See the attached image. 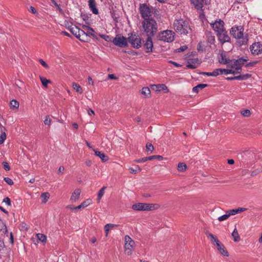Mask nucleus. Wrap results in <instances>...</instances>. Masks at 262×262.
Instances as JSON below:
<instances>
[{
	"label": "nucleus",
	"instance_id": "f257e3e1",
	"mask_svg": "<svg viewBox=\"0 0 262 262\" xmlns=\"http://www.w3.org/2000/svg\"><path fill=\"white\" fill-rule=\"evenodd\" d=\"M231 35L238 40L237 42L239 46L247 43L248 38L247 35L244 34V28L241 26H234L230 30Z\"/></svg>",
	"mask_w": 262,
	"mask_h": 262
},
{
	"label": "nucleus",
	"instance_id": "f03ea898",
	"mask_svg": "<svg viewBox=\"0 0 262 262\" xmlns=\"http://www.w3.org/2000/svg\"><path fill=\"white\" fill-rule=\"evenodd\" d=\"M143 31L147 36H154L157 31L158 25L156 21L153 18L144 19L142 22Z\"/></svg>",
	"mask_w": 262,
	"mask_h": 262
},
{
	"label": "nucleus",
	"instance_id": "7ed1b4c3",
	"mask_svg": "<svg viewBox=\"0 0 262 262\" xmlns=\"http://www.w3.org/2000/svg\"><path fill=\"white\" fill-rule=\"evenodd\" d=\"M173 26L174 30L181 35H186L190 30L188 21L182 18L175 20Z\"/></svg>",
	"mask_w": 262,
	"mask_h": 262
},
{
	"label": "nucleus",
	"instance_id": "20e7f679",
	"mask_svg": "<svg viewBox=\"0 0 262 262\" xmlns=\"http://www.w3.org/2000/svg\"><path fill=\"white\" fill-rule=\"evenodd\" d=\"M139 12L141 16L144 19L150 18L152 15H157L158 10L146 4H141L139 5Z\"/></svg>",
	"mask_w": 262,
	"mask_h": 262
},
{
	"label": "nucleus",
	"instance_id": "39448f33",
	"mask_svg": "<svg viewBox=\"0 0 262 262\" xmlns=\"http://www.w3.org/2000/svg\"><path fill=\"white\" fill-rule=\"evenodd\" d=\"M160 205L158 204L138 203L133 204L132 208L136 211H151L158 209Z\"/></svg>",
	"mask_w": 262,
	"mask_h": 262
},
{
	"label": "nucleus",
	"instance_id": "423d86ee",
	"mask_svg": "<svg viewBox=\"0 0 262 262\" xmlns=\"http://www.w3.org/2000/svg\"><path fill=\"white\" fill-rule=\"evenodd\" d=\"M175 33L170 30H166L158 33L157 38L164 42H171L174 40Z\"/></svg>",
	"mask_w": 262,
	"mask_h": 262
},
{
	"label": "nucleus",
	"instance_id": "0eeeda50",
	"mask_svg": "<svg viewBox=\"0 0 262 262\" xmlns=\"http://www.w3.org/2000/svg\"><path fill=\"white\" fill-rule=\"evenodd\" d=\"M209 236L211 238L213 243H215L218 251L224 256L228 257L229 253L224 245L222 244L219 240L212 233L209 234Z\"/></svg>",
	"mask_w": 262,
	"mask_h": 262
},
{
	"label": "nucleus",
	"instance_id": "6e6552de",
	"mask_svg": "<svg viewBox=\"0 0 262 262\" xmlns=\"http://www.w3.org/2000/svg\"><path fill=\"white\" fill-rule=\"evenodd\" d=\"M248 60V57L239 58L237 59L231 60L229 64L227 67L234 69L236 71L241 70L242 66Z\"/></svg>",
	"mask_w": 262,
	"mask_h": 262
},
{
	"label": "nucleus",
	"instance_id": "1a4fd4ad",
	"mask_svg": "<svg viewBox=\"0 0 262 262\" xmlns=\"http://www.w3.org/2000/svg\"><path fill=\"white\" fill-rule=\"evenodd\" d=\"M127 40L132 47L134 48L139 49L141 47V39L138 35L135 33L128 34Z\"/></svg>",
	"mask_w": 262,
	"mask_h": 262
},
{
	"label": "nucleus",
	"instance_id": "9d476101",
	"mask_svg": "<svg viewBox=\"0 0 262 262\" xmlns=\"http://www.w3.org/2000/svg\"><path fill=\"white\" fill-rule=\"evenodd\" d=\"M113 44L120 48H125L128 46L127 38L122 35L117 34L112 40Z\"/></svg>",
	"mask_w": 262,
	"mask_h": 262
},
{
	"label": "nucleus",
	"instance_id": "9b49d317",
	"mask_svg": "<svg viewBox=\"0 0 262 262\" xmlns=\"http://www.w3.org/2000/svg\"><path fill=\"white\" fill-rule=\"evenodd\" d=\"M124 241H125L124 248H125V253L128 255H130L132 254V252L134 250L135 242L131 238V237L128 235L125 236Z\"/></svg>",
	"mask_w": 262,
	"mask_h": 262
},
{
	"label": "nucleus",
	"instance_id": "f8f14e48",
	"mask_svg": "<svg viewBox=\"0 0 262 262\" xmlns=\"http://www.w3.org/2000/svg\"><path fill=\"white\" fill-rule=\"evenodd\" d=\"M219 41L222 45L224 44L226 42H229L230 40V37L228 34L227 32L225 29L223 30L216 34Z\"/></svg>",
	"mask_w": 262,
	"mask_h": 262
},
{
	"label": "nucleus",
	"instance_id": "ddd939ff",
	"mask_svg": "<svg viewBox=\"0 0 262 262\" xmlns=\"http://www.w3.org/2000/svg\"><path fill=\"white\" fill-rule=\"evenodd\" d=\"M250 49L253 55H257L262 53V42H257L253 43Z\"/></svg>",
	"mask_w": 262,
	"mask_h": 262
},
{
	"label": "nucleus",
	"instance_id": "4468645a",
	"mask_svg": "<svg viewBox=\"0 0 262 262\" xmlns=\"http://www.w3.org/2000/svg\"><path fill=\"white\" fill-rule=\"evenodd\" d=\"M210 25L216 34L225 29L224 22L220 19L211 23Z\"/></svg>",
	"mask_w": 262,
	"mask_h": 262
},
{
	"label": "nucleus",
	"instance_id": "2eb2a0df",
	"mask_svg": "<svg viewBox=\"0 0 262 262\" xmlns=\"http://www.w3.org/2000/svg\"><path fill=\"white\" fill-rule=\"evenodd\" d=\"M151 89L152 90L156 92L164 91V93L169 92V90L167 86L164 84H153L151 85Z\"/></svg>",
	"mask_w": 262,
	"mask_h": 262
},
{
	"label": "nucleus",
	"instance_id": "dca6fc26",
	"mask_svg": "<svg viewBox=\"0 0 262 262\" xmlns=\"http://www.w3.org/2000/svg\"><path fill=\"white\" fill-rule=\"evenodd\" d=\"M151 37V36H148L145 43L144 44V48L147 53L152 51L153 43Z\"/></svg>",
	"mask_w": 262,
	"mask_h": 262
},
{
	"label": "nucleus",
	"instance_id": "f3484780",
	"mask_svg": "<svg viewBox=\"0 0 262 262\" xmlns=\"http://www.w3.org/2000/svg\"><path fill=\"white\" fill-rule=\"evenodd\" d=\"M81 190L79 188L76 189L72 193V195L70 198V201L72 203L76 202L80 198V195L81 194Z\"/></svg>",
	"mask_w": 262,
	"mask_h": 262
},
{
	"label": "nucleus",
	"instance_id": "a211bd4d",
	"mask_svg": "<svg viewBox=\"0 0 262 262\" xmlns=\"http://www.w3.org/2000/svg\"><path fill=\"white\" fill-rule=\"evenodd\" d=\"M77 38L82 41H88L90 37L87 36V33L84 30L79 29Z\"/></svg>",
	"mask_w": 262,
	"mask_h": 262
},
{
	"label": "nucleus",
	"instance_id": "6ab92c4d",
	"mask_svg": "<svg viewBox=\"0 0 262 262\" xmlns=\"http://www.w3.org/2000/svg\"><path fill=\"white\" fill-rule=\"evenodd\" d=\"M231 60L227 58L226 52L223 51L221 54L220 57L219 58V61L220 63L224 64H229Z\"/></svg>",
	"mask_w": 262,
	"mask_h": 262
},
{
	"label": "nucleus",
	"instance_id": "aec40b11",
	"mask_svg": "<svg viewBox=\"0 0 262 262\" xmlns=\"http://www.w3.org/2000/svg\"><path fill=\"white\" fill-rule=\"evenodd\" d=\"M88 3L89 8L93 13L94 14H98L99 11L96 7L95 0H89Z\"/></svg>",
	"mask_w": 262,
	"mask_h": 262
},
{
	"label": "nucleus",
	"instance_id": "412c9836",
	"mask_svg": "<svg viewBox=\"0 0 262 262\" xmlns=\"http://www.w3.org/2000/svg\"><path fill=\"white\" fill-rule=\"evenodd\" d=\"M82 28L86 31V33H87V36L89 37L90 36H92L94 38H95L97 39H98L96 35L94 34L95 31L92 28L86 25H83Z\"/></svg>",
	"mask_w": 262,
	"mask_h": 262
},
{
	"label": "nucleus",
	"instance_id": "4be33fe9",
	"mask_svg": "<svg viewBox=\"0 0 262 262\" xmlns=\"http://www.w3.org/2000/svg\"><path fill=\"white\" fill-rule=\"evenodd\" d=\"M5 130V127L0 123V145L4 143L6 138Z\"/></svg>",
	"mask_w": 262,
	"mask_h": 262
},
{
	"label": "nucleus",
	"instance_id": "5701e85b",
	"mask_svg": "<svg viewBox=\"0 0 262 262\" xmlns=\"http://www.w3.org/2000/svg\"><path fill=\"white\" fill-rule=\"evenodd\" d=\"M92 203V201L91 199H87L85 201H83L82 203H81L80 205H78L77 207H75V210L81 209H84V208L88 207L89 205L91 204Z\"/></svg>",
	"mask_w": 262,
	"mask_h": 262
},
{
	"label": "nucleus",
	"instance_id": "b1692460",
	"mask_svg": "<svg viewBox=\"0 0 262 262\" xmlns=\"http://www.w3.org/2000/svg\"><path fill=\"white\" fill-rule=\"evenodd\" d=\"M93 150L95 152V155L96 156L99 157L102 162H106L108 161V157L106 155H105L104 153L100 151H98L96 149H93Z\"/></svg>",
	"mask_w": 262,
	"mask_h": 262
},
{
	"label": "nucleus",
	"instance_id": "393cba45",
	"mask_svg": "<svg viewBox=\"0 0 262 262\" xmlns=\"http://www.w3.org/2000/svg\"><path fill=\"white\" fill-rule=\"evenodd\" d=\"M198 59H194L192 60H189L188 61L186 67L188 68L194 69L197 67L198 66Z\"/></svg>",
	"mask_w": 262,
	"mask_h": 262
},
{
	"label": "nucleus",
	"instance_id": "a878e982",
	"mask_svg": "<svg viewBox=\"0 0 262 262\" xmlns=\"http://www.w3.org/2000/svg\"><path fill=\"white\" fill-rule=\"evenodd\" d=\"M206 35L208 42L211 44H213L215 41V37L213 35L212 33L210 31H207L206 32Z\"/></svg>",
	"mask_w": 262,
	"mask_h": 262
},
{
	"label": "nucleus",
	"instance_id": "bb28decb",
	"mask_svg": "<svg viewBox=\"0 0 262 262\" xmlns=\"http://www.w3.org/2000/svg\"><path fill=\"white\" fill-rule=\"evenodd\" d=\"M141 93L144 98H149L150 96V90L148 87H144L141 90Z\"/></svg>",
	"mask_w": 262,
	"mask_h": 262
},
{
	"label": "nucleus",
	"instance_id": "cd10ccee",
	"mask_svg": "<svg viewBox=\"0 0 262 262\" xmlns=\"http://www.w3.org/2000/svg\"><path fill=\"white\" fill-rule=\"evenodd\" d=\"M207 86V84L201 83L198 84L196 86H194L192 89V92L195 93H198L200 90H202L203 89Z\"/></svg>",
	"mask_w": 262,
	"mask_h": 262
},
{
	"label": "nucleus",
	"instance_id": "c85d7f7f",
	"mask_svg": "<svg viewBox=\"0 0 262 262\" xmlns=\"http://www.w3.org/2000/svg\"><path fill=\"white\" fill-rule=\"evenodd\" d=\"M190 1L196 9L200 10L202 9L203 5L201 0H190Z\"/></svg>",
	"mask_w": 262,
	"mask_h": 262
},
{
	"label": "nucleus",
	"instance_id": "c756f323",
	"mask_svg": "<svg viewBox=\"0 0 262 262\" xmlns=\"http://www.w3.org/2000/svg\"><path fill=\"white\" fill-rule=\"evenodd\" d=\"M118 225L113 224H107L104 226V231L105 235L107 236L109 231L113 228L117 227Z\"/></svg>",
	"mask_w": 262,
	"mask_h": 262
},
{
	"label": "nucleus",
	"instance_id": "7c9ffc66",
	"mask_svg": "<svg viewBox=\"0 0 262 262\" xmlns=\"http://www.w3.org/2000/svg\"><path fill=\"white\" fill-rule=\"evenodd\" d=\"M72 87L76 92L79 94H82L83 93L82 88L79 84L75 82H73L72 83Z\"/></svg>",
	"mask_w": 262,
	"mask_h": 262
},
{
	"label": "nucleus",
	"instance_id": "2f4dec72",
	"mask_svg": "<svg viewBox=\"0 0 262 262\" xmlns=\"http://www.w3.org/2000/svg\"><path fill=\"white\" fill-rule=\"evenodd\" d=\"M19 106V103L16 100L13 99L10 102V108L12 110L17 109L18 108Z\"/></svg>",
	"mask_w": 262,
	"mask_h": 262
},
{
	"label": "nucleus",
	"instance_id": "473e14b6",
	"mask_svg": "<svg viewBox=\"0 0 262 262\" xmlns=\"http://www.w3.org/2000/svg\"><path fill=\"white\" fill-rule=\"evenodd\" d=\"M232 236L233 237L234 241L235 242H237L240 240V237L239 236L238 231L236 228H235L233 231L232 233Z\"/></svg>",
	"mask_w": 262,
	"mask_h": 262
},
{
	"label": "nucleus",
	"instance_id": "72a5a7b5",
	"mask_svg": "<svg viewBox=\"0 0 262 262\" xmlns=\"http://www.w3.org/2000/svg\"><path fill=\"white\" fill-rule=\"evenodd\" d=\"M40 80L42 83V84L45 88L48 86V84L49 83H51V81L50 80H48L46 78L42 76H40Z\"/></svg>",
	"mask_w": 262,
	"mask_h": 262
},
{
	"label": "nucleus",
	"instance_id": "f704fd0d",
	"mask_svg": "<svg viewBox=\"0 0 262 262\" xmlns=\"http://www.w3.org/2000/svg\"><path fill=\"white\" fill-rule=\"evenodd\" d=\"M235 71L233 69H221V73L220 74H225L228 75L229 74H234Z\"/></svg>",
	"mask_w": 262,
	"mask_h": 262
},
{
	"label": "nucleus",
	"instance_id": "c9c22d12",
	"mask_svg": "<svg viewBox=\"0 0 262 262\" xmlns=\"http://www.w3.org/2000/svg\"><path fill=\"white\" fill-rule=\"evenodd\" d=\"M50 194L49 192H44L41 194V198L42 199V202L46 203L50 198Z\"/></svg>",
	"mask_w": 262,
	"mask_h": 262
},
{
	"label": "nucleus",
	"instance_id": "e433bc0d",
	"mask_svg": "<svg viewBox=\"0 0 262 262\" xmlns=\"http://www.w3.org/2000/svg\"><path fill=\"white\" fill-rule=\"evenodd\" d=\"M106 187L104 186L102 188H101V189L99 191V192L98 193V195H97L98 202H100L102 196L104 195V190L106 189Z\"/></svg>",
	"mask_w": 262,
	"mask_h": 262
},
{
	"label": "nucleus",
	"instance_id": "4c0bfd02",
	"mask_svg": "<svg viewBox=\"0 0 262 262\" xmlns=\"http://www.w3.org/2000/svg\"><path fill=\"white\" fill-rule=\"evenodd\" d=\"M187 169V165L184 163H180L178 165V170L183 172Z\"/></svg>",
	"mask_w": 262,
	"mask_h": 262
},
{
	"label": "nucleus",
	"instance_id": "58836bf2",
	"mask_svg": "<svg viewBox=\"0 0 262 262\" xmlns=\"http://www.w3.org/2000/svg\"><path fill=\"white\" fill-rule=\"evenodd\" d=\"M79 29L77 27H69L68 29L70 32L77 38V34L78 32Z\"/></svg>",
	"mask_w": 262,
	"mask_h": 262
},
{
	"label": "nucleus",
	"instance_id": "ea45409f",
	"mask_svg": "<svg viewBox=\"0 0 262 262\" xmlns=\"http://www.w3.org/2000/svg\"><path fill=\"white\" fill-rule=\"evenodd\" d=\"M251 76V75L250 74H246L244 75H241L236 76L237 80H246L250 78Z\"/></svg>",
	"mask_w": 262,
	"mask_h": 262
},
{
	"label": "nucleus",
	"instance_id": "a19ab883",
	"mask_svg": "<svg viewBox=\"0 0 262 262\" xmlns=\"http://www.w3.org/2000/svg\"><path fill=\"white\" fill-rule=\"evenodd\" d=\"M129 172L132 174H136L138 172H140L141 171V168L138 166L136 165V168L134 169L133 167L129 168Z\"/></svg>",
	"mask_w": 262,
	"mask_h": 262
},
{
	"label": "nucleus",
	"instance_id": "79ce46f5",
	"mask_svg": "<svg viewBox=\"0 0 262 262\" xmlns=\"http://www.w3.org/2000/svg\"><path fill=\"white\" fill-rule=\"evenodd\" d=\"M36 237L37 239L41 242H46L47 239V237L45 234L41 233H37L36 234Z\"/></svg>",
	"mask_w": 262,
	"mask_h": 262
},
{
	"label": "nucleus",
	"instance_id": "37998d69",
	"mask_svg": "<svg viewBox=\"0 0 262 262\" xmlns=\"http://www.w3.org/2000/svg\"><path fill=\"white\" fill-rule=\"evenodd\" d=\"M99 36L107 42H112L113 39L109 35L99 34Z\"/></svg>",
	"mask_w": 262,
	"mask_h": 262
},
{
	"label": "nucleus",
	"instance_id": "c03bdc74",
	"mask_svg": "<svg viewBox=\"0 0 262 262\" xmlns=\"http://www.w3.org/2000/svg\"><path fill=\"white\" fill-rule=\"evenodd\" d=\"M147 159L148 160H151L153 159H157L159 161H161L163 159V157L160 155H155V156H151L147 157Z\"/></svg>",
	"mask_w": 262,
	"mask_h": 262
},
{
	"label": "nucleus",
	"instance_id": "a18cd8bd",
	"mask_svg": "<svg viewBox=\"0 0 262 262\" xmlns=\"http://www.w3.org/2000/svg\"><path fill=\"white\" fill-rule=\"evenodd\" d=\"M229 217L230 216H229L228 213L226 211V213L225 214H224V215L218 217V220L220 222H222V221L227 220Z\"/></svg>",
	"mask_w": 262,
	"mask_h": 262
},
{
	"label": "nucleus",
	"instance_id": "49530a36",
	"mask_svg": "<svg viewBox=\"0 0 262 262\" xmlns=\"http://www.w3.org/2000/svg\"><path fill=\"white\" fill-rule=\"evenodd\" d=\"M241 113L244 117H248L251 115L250 111L249 110H243L241 111Z\"/></svg>",
	"mask_w": 262,
	"mask_h": 262
},
{
	"label": "nucleus",
	"instance_id": "de8ad7c7",
	"mask_svg": "<svg viewBox=\"0 0 262 262\" xmlns=\"http://www.w3.org/2000/svg\"><path fill=\"white\" fill-rule=\"evenodd\" d=\"M227 213H228L229 216L231 215H234L238 213V211L237 209L229 210L227 211Z\"/></svg>",
	"mask_w": 262,
	"mask_h": 262
},
{
	"label": "nucleus",
	"instance_id": "09e8293b",
	"mask_svg": "<svg viewBox=\"0 0 262 262\" xmlns=\"http://www.w3.org/2000/svg\"><path fill=\"white\" fill-rule=\"evenodd\" d=\"M257 63H258L257 61H254L252 62H250L246 63L245 64V67L246 68L253 67H254Z\"/></svg>",
	"mask_w": 262,
	"mask_h": 262
},
{
	"label": "nucleus",
	"instance_id": "8fccbe9b",
	"mask_svg": "<svg viewBox=\"0 0 262 262\" xmlns=\"http://www.w3.org/2000/svg\"><path fill=\"white\" fill-rule=\"evenodd\" d=\"M51 123V120L49 116H46L45 119L44 120L45 124L47 125H50Z\"/></svg>",
	"mask_w": 262,
	"mask_h": 262
},
{
	"label": "nucleus",
	"instance_id": "3c124183",
	"mask_svg": "<svg viewBox=\"0 0 262 262\" xmlns=\"http://www.w3.org/2000/svg\"><path fill=\"white\" fill-rule=\"evenodd\" d=\"M4 181L9 185H12L13 184V180L8 177H5L4 179Z\"/></svg>",
	"mask_w": 262,
	"mask_h": 262
},
{
	"label": "nucleus",
	"instance_id": "603ef678",
	"mask_svg": "<svg viewBox=\"0 0 262 262\" xmlns=\"http://www.w3.org/2000/svg\"><path fill=\"white\" fill-rule=\"evenodd\" d=\"M2 165L3 166L4 168L6 171H9L10 169V167L9 165V164L6 162H3L2 163Z\"/></svg>",
	"mask_w": 262,
	"mask_h": 262
},
{
	"label": "nucleus",
	"instance_id": "864d4df0",
	"mask_svg": "<svg viewBox=\"0 0 262 262\" xmlns=\"http://www.w3.org/2000/svg\"><path fill=\"white\" fill-rule=\"evenodd\" d=\"M187 49V47L186 46H183L181 47L180 48L176 49V52L178 53L182 52L185 51Z\"/></svg>",
	"mask_w": 262,
	"mask_h": 262
},
{
	"label": "nucleus",
	"instance_id": "5fc2aeb1",
	"mask_svg": "<svg viewBox=\"0 0 262 262\" xmlns=\"http://www.w3.org/2000/svg\"><path fill=\"white\" fill-rule=\"evenodd\" d=\"M146 147L147 151H152L154 149V146L151 143L147 144Z\"/></svg>",
	"mask_w": 262,
	"mask_h": 262
},
{
	"label": "nucleus",
	"instance_id": "6e6d98bb",
	"mask_svg": "<svg viewBox=\"0 0 262 262\" xmlns=\"http://www.w3.org/2000/svg\"><path fill=\"white\" fill-rule=\"evenodd\" d=\"M221 73V69H216L214 71L212 72L213 73V76L216 77L219 74H220Z\"/></svg>",
	"mask_w": 262,
	"mask_h": 262
},
{
	"label": "nucleus",
	"instance_id": "4d7b16f0",
	"mask_svg": "<svg viewBox=\"0 0 262 262\" xmlns=\"http://www.w3.org/2000/svg\"><path fill=\"white\" fill-rule=\"evenodd\" d=\"M39 62L40 63V64L43 67H45V68L46 69H48L49 68V66L46 63V62L43 60L42 59H39Z\"/></svg>",
	"mask_w": 262,
	"mask_h": 262
},
{
	"label": "nucleus",
	"instance_id": "13d9d810",
	"mask_svg": "<svg viewBox=\"0 0 262 262\" xmlns=\"http://www.w3.org/2000/svg\"><path fill=\"white\" fill-rule=\"evenodd\" d=\"M148 160V159H147V157H144V158H142L141 159H139L136 160V161L138 163H142V162H145Z\"/></svg>",
	"mask_w": 262,
	"mask_h": 262
},
{
	"label": "nucleus",
	"instance_id": "bf43d9fd",
	"mask_svg": "<svg viewBox=\"0 0 262 262\" xmlns=\"http://www.w3.org/2000/svg\"><path fill=\"white\" fill-rule=\"evenodd\" d=\"M3 202L5 203L8 206L11 205V200L8 197L4 198Z\"/></svg>",
	"mask_w": 262,
	"mask_h": 262
},
{
	"label": "nucleus",
	"instance_id": "052dcab7",
	"mask_svg": "<svg viewBox=\"0 0 262 262\" xmlns=\"http://www.w3.org/2000/svg\"><path fill=\"white\" fill-rule=\"evenodd\" d=\"M5 247V244L4 240L2 238H0V251L3 249Z\"/></svg>",
	"mask_w": 262,
	"mask_h": 262
},
{
	"label": "nucleus",
	"instance_id": "680f3d73",
	"mask_svg": "<svg viewBox=\"0 0 262 262\" xmlns=\"http://www.w3.org/2000/svg\"><path fill=\"white\" fill-rule=\"evenodd\" d=\"M108 78L111 79H117V77H116L114 74H111L108 75Z\"/></svg>",
	"mask_w": 262,
	"mask_h": 262
},
{
	"label": "nucleus",
	"instance_id": "e2e57ef3",
	"mask_svg": "<svg viewBox=\"0 0 262 262\" xmlns=\"http://www.w3.org/2000/svg\"><path fill=\"white\" fill-rule=\"evenodd\" d=\"M2 228H4L3 230V232L5 233H8V231H7V227L5 225L2 224Z\"/></svg>",
	"mask_w": 262,
	"mask_h": 262
},
{
	"label": "nucleus",
	"instance_id": "0e129e2a",
	"mask_svg": "<svg viewBox=\"0 0 262 262\" xmlns=\"http://www.w3.org/2000/svg\"><path fill=\"white\" fill-rule=\"evenodd\" d=\"M237 210L238 211V213H241L242 212H243V211L246 210L247 208L239 207V208H237Z\"/></svg>",
	"mask_w": 262,
	"mask_h": 262
},
{
	"label": "nucleus",
	"instance_id": "69168bd1",
	"mask_svg": "<svg viewBox=\"0 0 262 262\" xmlns=\"http://www.w3.org/2000/svg\"><path fill=\"white\" fill-rule=\"evenodd\" d=\"M202 74L203 75H207L208 76H213L212 72H203Z\"/></svg>",
	"mask_w": 262,
	"mask_h": 262
},
{
	"label": "nucleus",
	"instance_id": "338daca9",
	"mask_svg": "<svg viewBox=\"0 0 262 262\" xmlns=\"http://www.w3.org/2000/svg\"><path fill=\"white\" fill-rule=\"evenodd\" d=\"M30 11L33 13V14H36L37 13V11L35 9V8L32 6H31L30 7Z\"/></svg>",
	"mask_w": 262,
	"mask_h": 262
},
{
	"label": "nucleus",
	"instance_id": "774afa93",
	"mask_svg": "<svg viewBox=\"0 0 262 262\" xmlns=\"http://www.w3.org/2000/svg\"><path fill=\"white\" fill-rule=\"evenodd\" d=\"M54 5L57 7L60 12H62V10L60 5H58L56 2L54 3Z\"/></svg>",
	"mask_w": 262,
	"mask_h": 262
}]
</instances>
